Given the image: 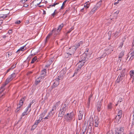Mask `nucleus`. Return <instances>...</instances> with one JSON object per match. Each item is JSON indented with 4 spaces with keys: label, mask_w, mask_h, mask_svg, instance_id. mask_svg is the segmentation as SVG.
<instances>
[{
    "label": "nucleus",
    "mask_w": 134,
    "mask_h": 134,
    "mask_svg": "<svg viewBox=\"0 0 134 134\" xmlns=\"http://www.w3.org/2000/svg\"><path fill=\"white\" fill-rule=\"evenodd\" d=\"M113 47L110 46H109L106 49H105V53H104L103 55H102L100 57H98V59L100 60L102 58L105 56L106 55L109 54L113 51Z\"/></svg>",
    "instance_id": "1"
},
{
    "label": "nucleus",
    "mask_w": 134,
    "mask_h": 134,
    "mask_svg": "<svg viewBox=\"0 0 134 134\" xmlns=\"http://www.w3.org/2000/svg\"><path fill=\"white\" fill-rule=\"evenodd\" d=\"M75 113L74 111H72L69 114H67L66 115L64 116V117L67 121L70 122L72 120L73 121L75 120Z\"/></svg>",
    "instance_id": "2"
},
{
    "label": "nucleus",
    "mask_w": 134,
    "mask_h": 134,
    "mask_svg": "<svg viewBox=\"0 0 134 134\" xmlns=\"http://www.w3.org/2000/svg\"><path fill=\"white\" fill-rule=\"evenodd\" d=\"M76 50V48L75 46H73L70 48L68 50V52L65 53V57L68 58L72 55H73L74 54Z\"/></svg>",
    "instance_id": "3"
},
{
    "label": "nucleus",
    "mask_w": 134,
    "mask_h": 134,
    "mask_svg": "<svg viewBox=\"0 0 134 134\" xmlns=\"http://www.w3.org/2000/svg\"><path fill=\"white\" fill-rule=\"evenodd\" d=\"M60 104L59 101L56 103L54 104L52 110L48 113L49 115H50V116H52L55 113L56 108H57Z\"/></svg>",
    "instance_id": "4"
},
{
    "label": "nucleus",
    "mask_w": 134,
    "mask_h": 134,
    "mask_svg": "<svg viewBox=\"0 0 134 134\" xmlns=\"http://www.w3.org/2000/svg\"><path fill=\"white\" fill-rule=\"evenodd\" d=\"M66 109L67 107L65 104L62 106L60 109L58 116L62 117L64 115Z\"/></svg>",
    "instance_id": "5"
},
{
    "label": "nucleus",
    "mask_w": 134,
    "mask_h": 134,
    "mask_svg": "<svg viewBox=\"0 0 134 134\" xmlns=\"http://www.w3.org/2000/svg\"><path fill=\"white\" fill-rule=\"evenodd\" d=\"M125 69H124L121 72L119 76L117 79V82L119 83L120 81L122 80L125 75Z\"/></svg>",
    "instance_id": "6"
},
{
    "label": "nucleus",
    "mask_w": 134,
    "mask_h": 134,
    "mask_svg": "<svg viewBox=\"0 0 134 134\" xmlns=\"http://www.w3.org/2000/svg\"><path fill=\"white\" fill-rule=\"evenodd\" d=\"M100 5L101 3L100 2H99L97 3L95 6L91 10L90 12V13L91 14L94 13L98 9L100 8Z\"/></svg>",
    "instance_id": "7"
},
{
    "label": "nucleus",
    "mask_w": 134,
    "mask_h": 134,
    "mask_svg": "<svg viewBox=\"0 0 134 134\" xmlns=\"http://www.w3.org/2000/svg\"><path fill=\"white\" fill-rule=\"evenodd\" d=\"M63 24H62L61 25L59 26L58 28L57 29L55 28L53 29L52 31V32L54 33L55 34H58L59 33V32L60 31L62 27L63 26Z\"/></svg>",
    "instance_id": "8"
},
{
    "label": "nucleus",
    "mask_w": 134,
    "mask_h": 134,
    "mask_svg": "<svg viewBox=\"0 0 134 134\" xmlns=\"http://www.w3.org/2000/svg\"><path fill=\"white\" fill-rule=\"evenodd\" d=\"M25 99V97H24L22 98L20 100L19 104V106L17 108L16 110V111L17 112L19 110L20 108L23 105L24 102V101Z\"/></svg>",
    "instance_id": "9"
},
{
    "label": "nucleus",
    "mask_w": 134,
    "mask_h": 134,
    "mask_svg": "<svg viewBox=\"0 0 134 134\" xmlns=\"http://www.w3.org/2000/svg\"><path fill=\"white\" fill-rule=\"evenodd\" d=\"M87 56V53H84L80 56L79 60L80 62H85V60Z\"/></svg>",
    "instance_id": "10"
},
{
    "label": "nucleus",
    "mask_w": 134,
    "mask_h": 134,
    "mask_svg": "<svg viewBox=\"0 0 134 134\" xmlns=\"http://www.w3.org/2000/svg\"><path fill=\"white\" fill-rule=\"evenodd\" d=\"M124 129L122 127H121L119 129H118L115 133L116 134H124Z\"/></svg>",
    "instance_id": "11"
},
{
    "label": "nucleus",
    "mask_w": 134,
    "mask_h": 134,
    "mask_svg": "<svg viewBox=\"0 0 134 134\" xmlns=\"http://www.w3.org/2000/svg\"><path fill=\"white\" fill-rule=\"evenodd\" d=\"M44 79L43 76L40 77L36 80L35 81V84L36 85H38V83L42 81Z\"/></svg>",
    "instance_id": "12"
},
{
    "label": "nucleus",
    "mask_w": 134,
    "mask_h": 134,
    "mask_svg": "<svg viewBox=\"0 0 134 134\" xmlns=\"http://www.w3.org/2000/svg\"><path fill=\"white\" fill-rule=\"evenodd\" d=\"M53 81L54 82L53 84V88H54L55 87L57 86L59 84V82L58 80L56 79L54 80Z\"/></svg>",
    "instance_id": "13"
},
{
    "label": "nucleus",
    "mask_w": 134,
    "mask_h": 134,
    "mask_svg": "<svg viewBox=\"0 0 134 134\" xmlns=\"http://www.w3.org/2000/svg\"><path fill=\"white\" fill-rule=\"evenodd\" d=\"M102 104L101 102H98L97 105V110L98 112H99L101 110V107Z\"/></svg>",
    "instance_id": "14"
},
{
    "label": "nucleus",
    "mask_w": 134,
    "mask_h": 134,
    "mask_svg": "<svg viewBox=\"0 0 134 134\" xmlns=\"http://www.w3.org/2000/svg\"><path fill=\"white\" fill-rule=\"evenodd\" d=\"M46 69H44L43 70H42L41 71V76H43V78H44L45 76L46 75Z\"/></svg>",
    "instance_id": "15"
},
{
    "label": "nucleus",
    "mask_w": 134,
    "mask_h": 134,
    "mask_svg": "<svg viewBox=\"0 0 134 134\" xmlns=\"http://www.w3.org/2000/svg\"><path fill=\"white\" fill-rule=\"evenodd\" d=\"M83 112L82 111L80 110L79 113L78 115V119L81 120L82 119L83 115Z\"/></svg>",
    "instance_id": "16"
},
{
    "label": "nucleus",
    "mask_w": 134,
    "mask_h": 134,
    "mask_svg": "<svg viewBox=\"0 0 134 134\" xmlns=\"http://www.w3.org/2000/svg\"><path fill=\"white\" fill-rule=\"evenodd\" d=\"M90 4V3L89 2H86L84 4V7L85 8H86V10L89 7Z\"/></svg>",
    "instance_id": "17"
},
{
    "label": "nucleus",
    "mask_w": 134,
    "mask_h": 134,
    "mask_svg": "<svg viewBox=\"0 0 134 134\" xmlns=\"http://www.w3.org/2000/svg\"><path fill=\"white\" fill-rule=\"evenodd\" d=\"M92 95L91 94L90 96L89 97L88 99V102L87 103V107L88 108H89L90 107V98H91L92 97Z\"/></svg>",
    "instance_id": "18"
},
{
    "label": "nucleus",
    "mask_w": 134,
    "mask_h": 134,
    "mask_svg": "<svg viewBox=\"0 0 134 134\" xmlns=\"http://www.w3.org/2000/svg\"><path fill=\"white\" fill-rule=\"evenodd\" d=\"M95 126L96 127H98L99 124L98 119L97 117H96L95 119Z\"/></svg>",
    "instance_id": "19"
},
{
    "label": "nucleus",
    "mask_w": 134,
    "mask_h": 134,
    "mask_svg": "<svg viewBox=\"0 0 134 134\" xmlns=\"http://www.w3.org/2000/svg\"><path fill=\"white\" fill-rule=\"evenodd\" d=\"M121 117H119L117 116H116L115 117V122L118 123L120 122V120Z\"/></svg>",
    "instance_id": "20"
},
{
    "label": "nucleus",
    "mask_w": 134,
    "mask_h": 134,
    "mask_svg": "<svg viewBox=\"0 0 134 134\" xmlns=\"http://www.w3.org/2000/svg\"><path fill=\"white\" fill-rule=\"evenodd\" d=\"M47 110H44L42 113L41 114L40 117L41 118V120L42 119V118L44 117L45 115L46 114L47 112Z\"/></svg>",
    "instance_id": "21"
},
{
    "label": "nucleus",
    "mask_w": 134,
    "mask_h": 134,
    "mask_svg": "<svg viewBox=\"0 0 134 134\" xmlns=\"http://www.w3.org/2000/svg\"><path fill=\"white\" fill-rule=\"evenodd\" d=\"M124 52L122 51L120 53L119 55V59L120 60V61H121V59L122 57L124 56Z\"/></svg>",
    "instance_id": "22"
},
{
    "label": "nucleus",
    "mask_w": 134,
    "mask_h": 134,
    "mask_svg": "<svg viewBox=\"0 0 134 134\" xmlns=\"http://www.w3.org/2000/svg\"><path fill=\"white\" fill-rule=\"evenodd\" d=\"M8 83H6V81H5V83L1 87V89H0V91L1 92H3L4 90V87Z\"/></svg>",
    "instance_id": "23"
},
{
    "label": "nucleus",
    "mask_w": 134,
    "mask_h": 134,
    "mask_svg": "<svg viewBox=\"0 0 134 134\" xmlns=\"http://www.w3.org/2000/svg\"><path fill=\"white\" fill-rule=\"evenodd\" d=\"M26 45H25L24 46L21 47L19 49H18L17 51L16 52H18L19 51H24V50H25L26 49V48H25V46Z\"/></svg>",
    "instance_id": "24"
},
{
    "label": "nucleus",
    "mask_w": 134,
    "mask_h": 134,
    "mask_svg": "<svg viewBox=\"0 0 134 134\" xmlns=\"http://www.w3.org/2000/svg\"><path fill=\"white\" fill-rule=\"evenodd\" d=\"M13 79V78L10 75L6 80V83H8Z\"/></svg>",
    "instance_id": "25"
},
{
    "label": "nucleus",
    "mask_w": 134,
    "mask_h": 134,
    "mask_svg": "<svg viewBox=\"0 0 134 134\" xmlns=\"http://www.w3.org/2000/svg\"><path fill=\"white\" fill-rule=\"evenodd\" d=\"M122 114V111L118 109V112L116 116L121 117Z\"/></svg>",
    "instance_id": "26"
},
{
    "label": "nucleus",
    "mask_w": 134,
    "mask_h": 134,
    "mask_svg": "<svg viewBox=\"0 0 134 134\" xmlns=\"http://www.w3.org/2000/svg\"><path fill=\"white\" fill-rule=\"evenodd\" d=\"M8 14H1L0 15V18H2L3 19L6 18L8 16Z\"/></svg>",
    "instance_id": "27"
},
{
    "label": "nucleus",
    "mask_w": 134,
    "mask_h": 134,
    "mask_svg": "<svg viewBox=\"0 0 134 134\" xmlns=\"http://www.w3.org/2000/svg\"><path fill=\"white\" fill-rule=\"evenodd\" d=\"M112 108V103H110L108 104L107 106L108 109L109 110H110Z\"/></svg>",
    "instance_id": "28"
},
{
    "label": "nucleus",
    "mask_w": 134,
    "mask_h": 134,
    "mask_svg": "<svg viewBox=\"0 0 134 134\" xmlns=\"http://www.w3.org/2000/svg\"><path fill=\"white\" fill-rule=\"evenodd\" d=\"M42 120H41V118L40 117L39 119L38 120H36V121L35 122V123L34 124L36 126H37L38 124Z\"/></svg>",
    "instance_id": "29"
},
{
    "label": "nucleus",
    "mask_w": 134,
    "mask_h": 134,
    "mask_svg": "<svg viewBox=\"0 0 134 134\" xmlns=\"http://www.w3.org/2000/svg\"><path fill=\"white\" fill-rule=\"evenodd\" d=\"M63 75L60 74L56 79L58 80L59 81L60 80H62L63 78Z\"/></svg>",
    "instance_id": "30"
},
{
    "label": "nucleus",
    "mask_w": 134,
    "mask_h": 134,
    "mask_svg": "<svg viewBox=\"0 0 134 134\" xmlns=\"http://www.w3.org/2000/svg\"><path fill=\"white\" fill-rule=\"evenodd\" d=\"M37 57L36 56H35L34 58H33L31 62V63L32 64L34 63L35 61L37 59Z\"/></svg>",
    "instance_id": "31"
},
{
    "label": "nucleus",
    "mask_w": 134,
    "mask_h": 134,
    "mask_svg": "<svg viewBox=\"0 0 134 134\" xmlns=\"http://www.w3.org/2000/svg\"><path fill=\"white\" fill-rule=\"evenodd\" d=\"M81 41L80 42L78 43L75 46H75L76 48V49L77 48H78L80 46V44L82 43Z\"/></svg>",
    "instance_id": "32"
},
{
    "label": "nucleus",
    "mask_w": 134,
    "mask_h": 134,
    "mask_svg": "<svg viewBox=\"0 0 134 134\" xmlns=\"http://www.w3.org/2000/svg\"><path fill=\"white\" fill-rule=\"evenodd\" d=\"M52 33H49L47 36L46 37V41H47L48 39L49 38L50 36L52 35Z\"/></svg>",
    "instance_id": "33"
},
{
    "label": "nucleus",
    "mask_w": 134,
    "mask_h": 134,
    "mask_svg": "<svg viewBox=\"0 0 134 134\" xmlns=\"http://www.w3.org/2000/svg\"><path fill=\"white\" fill-rule=\"evenodd\" d=\"M74 29L73 27H72L71 28L69 29V30L67 32V34H69Z\"/></svg>",
    "instance_id": "34"
},
{
    "label": "nucleus",
    "mask_w": 134,
    "mask_h": 134,
    "mask_svg": "<svg viewBox=\"0 0 134 134\" xmlns=\"http://www.w3.org/2000/svg\"><path fill=\"white\" fill-rule=\"evenodd\" d=\"M119 34V32L117 31H116L114 34V36H115V37H118V35Z\"/></svg>",
    "instance_id": "35"
},
{
    "label": "nucleus",
    "mask_w": 134,
    "mask_h": 134,
    "mask_svg": "<svg viewBox=\"0 0 134 134\" xmlns=\"http://www.w3.org/2000/svg\"><path fill=\"white\" fill-rule=\"evenodd\" d=\"M37 126H36L34 124L32 126L31 129V130H34L35 128L37 127Z\"/></svg>",
    "instance_id": "36"
},
{
    "label": "nucleus",
    "mask_w": 134,
    "mask_h": 134,
    "mask_svg": "<svg viewBox=\"0 0 134 134\" xmlns=\"http://www.w3.org/2000/svg\"><path fill=\"white\" fill-rule=\"evenodd\" d=\"M10 75L13 78V79L15 76V73H13Z\"/></svg>",
    "instance_id": "37"
},
{
    "label": "nucleus",
    "mask_w": 134,
    "mask_h": 134,
    "mask_svg": "<svg viewBox=\"0 0 134 134\" xmlns=\"http://www.w3.org/2000/svg\"><path fill=\"white\" fill-rule=\"evenodd\" d=\"M10 75L13 78V79L15 76V73H13Z\"/></svg>",
    "instance_id": "38"
},
{
    "label": "nucleus",
    "mask_w": 134,
    "mask_h": 134,
    "mask_svg": "<svg viewBox=\"0 0 134 134\" xmlns=\"http://www.w3.org/2000/svg\"><path fill=\"white\" fill-rule=\"evenodd\" d=\"M122 100V98L120 97L119 98L118 102V104H119V102L120 103Z\"/></svg>",
    "instance_id": "39"
},
{
    "label": "nucleus",
    "mask_w": 134,
    "mask_h": 134,
    "mask_svg": "<svg viewBox=\"0 0 134 134\" xmlns=\"http://www.w3.org/2000/svg\"><path fill=\"white\" fill-rule=\"evenodd\" d=\"M85 63V62H79V63L80 65H81V66L82 67V66L84 65V63Z\"/></svg>",
    "instance_id": "40"
},
{
    "label": "nucleus",
    "mask_w": 134,
    "mask_h": 134,
    "mask_svg": "<svg viewBox=\"0 0 134 134\" xmlns=\"http://www.w3.org/2000/svg\"><path fill=\"white\" fill-rule=\"evenodd\" d=\"M123 42H121L120 43V45L119 46V47L120 48H121L122 47L123 45Z\"/></svg>",
    "instance_id": "41"
},
{
    "label": "nucleus",
    "mask_w": 134,
    "mask_h": 134,
    "mask_svg": "<svg viewBox=\"0 0 134 134\" xmlns=\"http://www.w3.org/2000/svg\"><path fill=\"white\" fill-rule=\"evenodd\" d=\"M50 116V115H49L48 114V115L47 116H46L45 117V118H44V119H48L49 118Z\"/></svg>",
    "instance_id": "42"
},
{
    "label": "nucleus",
    "mask_w": 134,
    "mask_h": 134,
    "mask_svg": "<svg viewBox=\"0 0 134 134\" xmlns=\"http://www.w3.org/2000/svg\"><path fill=\"white\" fill-rule=\"evenodd\" d=\"M70 10V9L69 8H67L65 11L64 13L63 14V15H64L66 13L68 12Z\"/></svg>",
    "instance_id": "43"
},
{
    "label": "nucleus",
    "mask_w": 134,
    "mask_h": 134,
    "mask_svg": "<svg viewBox=\"0 0 134 134\" xmlns=\"http://www.w3.org/2000/svg\"><path fill=\"white\" fill-rule=\"evenodd\" d=\"M31 104H29V105L27 107V109H26V111H27L28 110L29 108L31 107Z\"/></svg>",
    "instance_id": "44"
},
{
    "label": "nucleus",
    "mask_w": 134,
    "mask_h": 134,
    "mask_svg": "<svg viewBox=\"0 0 134 134\" xmlns=\"http://www.w3.org/2000/svg\"><path fill=\"white\" fill-rule=\"evenodd\" d=\"M133 58H134V56L131 55V56L129 59V60L132 61Z\"/></svg>",
    "instance_id": "45"
},
{
    "label": "nucleus",
    "mask_w": 134,
    "mask_h": 134,
    "mask_svg": "<svg viewBox=\"0 0 134 134\" xmlns=\"http://www.w3.org/2000/svg\"><path fill=\"white\" fill-rule=\"evenodd\" d=\"M93 118L92 117H91L90 119V123H91V122H93L92 121H93Z\"/></svg>",
    "instance_id": "46"
},
{
    "label": "nucleus",
    "mask_w": 134,
    "mask_h": 134,
    "mask_svg": "<svg viewBox=\"0 0 134 134\" xmlns=\"http://www.w3.org/2000/svg\"><path fill=\"white\" fill-rule=\"evenodd\" d=\"M21 23V21L20 20H18L16 22H15V23L16 24H19Z\"/></svg>",
    "instance_id": "47"
},
{
    "label": "nucleus",
    "mask_w": 134,
    "mask_h": 134,
    "mask_svg": "<svg viewBox=\"0 0 134 134\" xmlns=\"http://www.w3.org/2000/svg\"><path fill=\"white\" fill-rule=\"evenodd\" d=\"M27 111H26H26H25L24 112H23L22 114V116H24L25 115H27V114H26V113Z\"/></svg>",
    "instance_id": "48"
},
{
    "label": "nucleus",
    "mask_w": 134,
    "mask_h": 134,
    "mask_svg": "<svg viewBox=\"0 0 134 134\" xmlns=\"http://www.w3.org/2000/svg\"><path fill=\"white\" fill-rule=\"evenodd\" d=\"M59 3H57L55 2L52 5V7H55L56 5L58 4Z\"/></svg>",
    "instance_id": "49"
},
{
    "label": "nucleus",
    "mask_w": 134,
    "mask_h": 134,
    "mask_svg": "<svg viewBox=\"0 0 134 134\" xmlns=\"http://www.w3.org/2000/svg\"><path fill=\"white\" fill-rule=\"evenodd\" d=\"M130 76L132 78H134V74H130Z\"/></svg>",
    "instance_id": "50"
},
{
    "label": "nucleus",
    "mask_w": 134,
    "mask_h": 134,
    "mask_svg": "<svg viewBox=\"0 0 134 134\" xmlns=\"http://www.w3.org/2000/svg\"><path fill=\"white\" fill-rule=\"evenodd\" d=\"M23 6L25 7H27L28 6V5L26 3H25L24 4Z\"/></svg>",
    "instance_id": "51"
},
{
    "label": "nucleus",
    "mask_w": 134,
    "mask_h": 134,
    "mask_svg": "<svg viewBox=\"0 0 134 134\" xmlns=\"http://www.w3.org/2000/svg\"><path fill=\"white\" fill-rule=\"evenodd\" d=\"M130 74H134V70H131L130 72Z\"/></svg>",
    "instance_id": "52"
},
{
    "label": "nucleus",
    "mask_w": 134,
    "mask_h": 134,
    "mask_svg": "<svg viewBox=\"0 0 134 134\" xmlns=\"http://www.w3.org/2000/svg\"><path fill=\"white\" fill-rule=\"evenodd\" d=\"M56 11V10H55L54 11V12H53V13L52 15V16L53 17H54V16L55 14L57 13H55Z\"/></svg>",
    "instance_id": "53"
},
{
    "label": "nucleus",
    "mask_w": 134,
    "mask_h": 134,
    "mask_svg": "<svg viewBox=\"0 0 134 134\" xmlns=\"http://www.w3.org/2000/svg\"><path fill=\"white\" fill-rule=\"evenodd\" d=\"M27 1V0H21V2L22 3H24L25 2H26Z\"/></svg>",
    "instance_id": "54"
},
{
    "label": "nucleus",
    "mask_w": 134,
    "mask_h": 134,
    "mask_svg": "<svg viewBox=\"0 0 134 134\" xmlns=\"http://www.w3.org/2000/svg\"><path fill=\"white\" fill-rule=\"evenodd\" d=\"M33 55H34L32 54H31V55H29L28 57V59L29 58V59H30L31 58L32 56H33Z\"/></svg>",
    "instance_id": "55"
},
{
    "label": "nucleus",
    "mask_w": 134,
    "mask_h": 134,
    "mask_svg": "<svg viewBox=\"0 0 134 134\" xmlns=\"http://www.w3.org/2000/svg\"><path fill=\"white\" fill-rule=\"evenodd\" d=\"M35 102V100H32V102L30 103L31 104V105H32Z\"/></svg>",
    "instance_id": "56"
},
{
    "label": "nucleus",
    "mask_w": 134,
    "mask_h": 134,
    "mask_svg": "<svg viewBox=\"0 0 134 134\" xmlns=\"http://www.w3.org/2000/svg\"><path fill=\"white\" fill-rule=\"evenodd\" d=\"M66 1H67V0H66L63 2V3L62 4V5H65V4L66 2Z\"/></svg>",
    "instance_id": "57"
},
{
    "label": "nucleus",
    "mask_w": 134,
    "mask_h": 134,
    "mask_svg": "<svg viewBox=\"0 0 134 134\" xmlns=\"http://www.w3.org/2000/svg\"><path fill=\"white\" fill-rule=\"evenodd\" d=\"M86 10V8H84L81 9V12H84L83 10Z\"/></svg>",
    "instance_id": "58"
},
{
    "label": "nucleus",
    "mask_w": 134,
    "mask_h": 134,
    "mask_svg": "<svg viewBox=\"0 0 134 134\" xmlns=\"http://www.w3.org/2000/svg\"><path fill=\"white\" fill-rule=\"evenodd\" d=\"M2 38L4 39L6 38L7 37L5 35H3V36H2Z\"/></svg>",
    "instance_id": "59"
},
{
    "label": "nucleus",
    "mask_w": 134,
    "mask_h": 134,
    "mask_svg": "<svg viewBox=\"0 0 134 134\" xmlns=\"http://www.w3.org/2000/svg\"><path fill=\"white\" fill-rule=\"evenodd\" d=\"M16 64L15 65H14L12 66L13 68L14 69L16 67Z\"/></svg>",
    "instance_id": "60"
},
{
    "label": "nucleus",
    "mask_w": 134,
    "mask_h": 134,
    "mask_svg": "<svg viewBox=\"0 0 134 134\" xmlns=\"http://www.w3.org/2000/svg\"><path fill=\"white\" fill-rule=\"evenodd\" d=\"M3 96H4V94H2L1 96V97H0V101H1V99L3 98Z\"/></svg>",
    "instance_id": "61"
},
{
    "label": "nucleus",
    "mask_w": 134,
    "mask_h": 134,
    "mask_svg": "<svg viewBox=\"0 0 134 134\" xmlns=\"http://www.w3.org/2000/svg\"><path fill=\"white\" fill-rule=\"evenodd\" d=\"M3 96H4V94H2L1 96V97H0V101H1V99L3 98Z\"/></svg>",
    "instance_id": "62"
},
{
    "label": "nucleus",
    "mask_w": 134,
    "mask_h": 134,
    "mask_svg": "<svg viewBox=\"0 0 134 134\" xmlns=\"http://www.w3.org/2000/svg\"><path fill=\"white\" fill-rule=\"evenodd\" d=\"M134 124V119L132 120V126Z\"/></svg>",
    "instance_id": "63"
},
{
    "label": "nucleus",
    "mask_w": 134,
    "mask_h": 134,
    "mask_svg": "<svg viewBox=\"0 0 134 134\" xmlns=\"http://www.w3.org/2000/svg\"><path fill=\"white\" fill-rule=\"evenodd\" d=\"M132 47L133 48H134V40H133V41L132 42Z\"/></svg>",
    "instance_id": "64"
}]
</instances>
